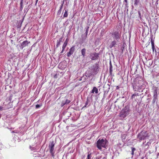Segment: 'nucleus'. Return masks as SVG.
I'll return each instance as SVG.
<instances>
[{"label":"nucleus","instance_id":"nucleus-23","mask_svg":"<svg viewBox=\"0 0 159 159\" xmlns=\"http://www.w3.org/2000/svg\"><path fill=\"white\" fill-rule=\"evenodd\" d=\"M68 10H65V13L63 15V17H66L68 16Z\"/></svg>","mask_w":159,"mask_h":159},{"label":"nucleus","instance_id":"nucleus-35","mask_svg":"<svg viewBox=\"0 0 159 159\" xmlns=\"http://www.w3.org/2000/svg\"><path fill=\"white\" fill-rule=\"evenodd\" d=\"M63 38V37H61V38L59 40H58L57 41L59 42H62V40Z\"/></svg>","mask_w":159,"mask_h":159},{"label":"nucleus","instance_id":"nucleus-13","mask_svg":"<svg viewBox=\"0 0 159 159\" xmlns=\"http://www.w3.org/2000/svg\"><path fill=\"white\" fill-rule=\"evenodd\" d=\"M24 19V18H23L22 20H20L19 21H17V27L18 28H20V27L21 26V25L22 24V23L23 22V20Z\"/></svg>","mask_w":159,"mask_h":159},{"label":"nucleus","instance_id":"nucleus-36","mask_svg":"<svg viewBox=\"0 0 159 159\" xmlns=\"http://www.w3.org/2000/svg\"><path fill=\"white\" fill-rule=\"evenodd\" d=\"M138 14L139 15V17L141 18V13L140 11H138Z\"/></svg>","mask_w":159,"mask_h":159},{"label":"nucleus","instance_id":"nucleus-3","mask_svg":"<svg viewBox=\"0 0 159 159\" xmlns=\"http://www.w3.org/2000/svg\"><path fill=\"white\" fill-rule=\"evenodd\" d=\"M98 70V65L97 63L95 64L94 65L91 66L89 68V71L90 72V74L91 75L96 74Z\"/></svg>","mask_w":159,"mask_h":159},{"label":"nucleus","instance_id":"nucleus-28","mask_svg":"<svg viewBox=\"0 0 159 159\" xmlns=\"http://www.w3.org/2000/svg\"><path fill=\"white\" fill-rule=\"evenodd\" d=\"M87 159H91V154H89L87 157Z\"/></svg>","mask_w":159,"mask_h":159},{"label":"nucleus","instance_id":"nucleus-27","mask_svg":"<svg viewBox=\"0 0 159 159\" xmlns=\"http://www.w3.org/2000/svg\"><path fill=\"white\" fill-rule=\"evenodd\" d=\"M125 2V5L126 7L128 8V3L127 2V0H124V2Z\"/></svg>","mask_w":159,"mask_h":159},{"label":"nucleus","instance_id":"nucleus-17","mask_svg":"<svg viewBox=\"0 0 159 159\" xmlns=\"http://www.w3.org/2000/svg\"><path fill=\"white\" fill-rule=\"evenodd\" d=\"M88 33V32H85L84 34H85V36H84L83 35H82L81 37L83 41H85V40L87 38Z\"/></svg>","mask_w":159,"mask_h":159},{"label":"nucleus","instance_id":"nucleus-41","mask_svg":"<svg viewBox=\"0 0 159 159\" xmlns=\"http://www.w3.org/2000/svg\"><path fill=\"white\" fill-rule=\"evenodd\" d=\"M3 110V107L0 106V110Z\"/></svg>","mask_w":159,"mask_h":159},{"label":"nucleus","instance_id":"nucleus-20","mask_svg":"<svg viewBox=\"0 0 159 159\" xmlns=\"http://www.w3.org/2000/svg\"><path fill=\"white\" fill-rule=\"evenodd\" d=\"M68 41V39H66V40L65 41V42L64 43L63 45V46H62L63 50H64L66 47V46L67 45Z\"/></svg>","mask_w":159,"mask_h":159},{"label":"nucleus","instance_id":"nucleus-4","mask_svg":"<svg viewBox=\"0 0 159 159\" xmlns=\"http://www.w3.org/2000/svg\"><path fill=\"white\" fill-rule=\"evenodd\" d=\"M106 143H107V141L106 140L102 139H99L98 140L97 143H96L97 147L98 149L101 150L102 147L106 148Z\"/></svg>","mask_w":159,"mask_h":159},{"label":"nucleus","instance_id":"nucleus-42","mask_svg":"<svg viewBox=\"0 0 159 159\" xmlns=\"http://www.w3.org/2000/svg\"><path fill=\"white\" fill-rule=\"evenodd\" d=\"M88 101H87L86 102V103H85V106L88 105Z\"/></svg>","mask_w":159,"mask_h":159},{"label":"nucleus","instance_id":"nucleus-10","mask_svg":"<svg viewBox=\"0 0 159 159\" xmlns=\"http://www.w3.org/2000/svg\"><path fill=\"white\" fill-rule=\"evenodd\" d=\"M138 82H136L137 83L134 84V86L135 87L137 86L140 89H142L143 86V81L142 80H138Z\"/></svg>","mask_w":159,"mask_h":159},{"label":"nucleus","instance_id":"nucleus-38","mask_svg":"<svg viewBox=\"0 0 159 159\" xmlns=\"http://www.w3.org/2000/svg\"><path fill=\"white\" fill-rule=\"evenodd\" d=\"M135 150V148H132V152H134Z\"/></svg>","mask_w":159,"mask_h":159},{"label":"nucleus","instance_id":"nucleus-45","mask_svg":"<svg viewBox=\"0 0 159 159\" xmlns=\"http://www.w3.org/2000/svg\"><path fill=\"white\" fill-rule=\"evenodd\" d=\"M56 75H55V76H54V78H55V79L57 78L56 77Z\"/></svg>","mask_w":159,"mask_h":159},{"label":"nucleus","instance_id":"nucleus-1","mask_svg":"<svg viewBox=\"0 0 159 159\" xmlns=\"http://www.w3.org/2000/svg\"><path fill=\"white\" fill-rule=\"evenodd\" d=\"M149 136L147 131L144 130L141 131L138 134L137 138L139 139V140L141 141L148 139Z\"/></svg>","mask_w":159,"mask_h":159},{"label":"nucleus","instance_id":"nucleus-21","mask_svg":"<svg viewBox=\"0 0 159 159\" xmlns=\"http://www.w3.org/2000/svg\"><path fill=\"white\" fill-rule=\"evenodd\" d=\"M63 3H64V2H63L62 4L61 5V6H60V9L58 11V12H57V14L58 15H60L61 13V9L63 7Z\"/></svg>","mask_w":159,"mask_h":159},{"label":"nucleus","instance_id":"nucleus-15","mask_svg":"<svg viewBox=\"0 0 159 159\" xmlns=\"http://www.w3.org/2000/svg\"><path fill=\"white\" fill-rule=\"evenodd\" d=\"M109 72L111 75H112V65L111 61L110 60L109 62Z\"/></svg>","mask_w":159,"mask_h":159},{"label":"nucleus","instance_id":"nucleus-29","mask_svg":"<svg viewBox=\"0 0 159 159\" xmlns=\"http://www.w3.org/2000/svg\"><path fill=\"white\" fill-rule=\"evenodd\" d=\"M159 77V75H153V78L154 79H158V77Z\"/></svg>","mask_w":159,"mask_h":159},{"label":"nucleus","instance_id":"nucleus-19","mask_svg":"<svg viewBox=\"0 0 159 159\" xmlns=\"http://www.w3.org/2000/svg\"><path fill=\"white\" fill-rule=\"evenodd\" d=\"M94 92H95V93L96 94H97L98 93L97 88L95 87L93 88L92 90H91V93H93Z\"/></svg>","mask_w":159,"mask_h":159},{"label":"nucleus","instance_id":"nucleus-7","mask_svg":"<svg viewBox=\"0 0 159 159\" xmlns=\"http://www.w3.org/2000/svg\"><path fill=\"white\" fill-rule=\"evenodd\" d=\"M99 54L96 52H91L89 54V58L93 60L98 59Z\"/></svg>","mask_w":159,"mask_h":159},{"label":"nucleus","instance_id":"nucleus-31","mask_svg":"<svg viewBox=\"0 0 159 159\" xmlns=\"http://www.w3.org/2000/svg\"><path fill=\"white\" fill-rule=\"evenodd\" d=\"M60 42H59L57 40V43L56 45V47L57 48L58 47V46L60 45Z\"/></svg>","mask_w":159,"mask_h":159},{"label":"nucleus","instance_id":"nucleus-18","mask_svg":"<svg viewBox=\"0 0 159 159\" xmlns=\"http://www.w3.org/2000/svg\"><path fill=\"white\" fill-rule=\"evenodd\" d=\"M88 33V32H85L84 34H85V36H84L83 35H82L81 37L83 41H85V40L87 38Z\"/></svg>","mask_w":159,"mask_h":159},{"label":"nucleus","instance_id":"nucleus-22","mask_svg":"<svg viewBox=\"0 0 159 159\" xmlns=\"http://www.w3.org/2000/svg\"><path fill=\"white\" fill-rule=\"evenodd\" d=\"M139 97V95H138V94H137L136 93H134L132 95L131 99H135V97Z\"/></svg>","mask_w":159,"mask_h":159},{"label":"nucleus","instance_id":"nucleus-33","mask_svg":"<svg viewBox=\"0 0 159 159\" xmlns=\"http://www.w3.org/2000/svg\"><path fill=\"white\" fill-rule=\"evenodd\" d=\"M62 63H60V64H59V65H58V67H59V68H61V69H63V68H64L63 67H62V68H61V66H62Z\"/></svg>","mask_w":159,"mask_h":159},{"label":"nucleus","instance_id":"nucleus-32","mask_svg":"<svg viewBox=\"0 0 159 159\" xmlns=\"http://www.w3.org/2000/svg\"><path fill=\"white\" fill-rule=\"evenodd\" d=\"M152 46L153 51L154 52L155 50V52H156V51L154 45H153H153H152Z\"/></svg>","mask_w":159,"mask_h":159},{"label":"nucleus","instance_id":"nucleus-8","mask_svg":"<svg viewBox=\"0 0 159 159\" xmlns=\"http://www.w3.org/2000/svg\"><path fill=\"white\" fill-rule=\"evenodd\" d=\"M146 61L145 62L143 61L145 66L146 65L148 67H150L151 66L153 63V61L151 59H148V60L146 57L145 58Z\"/></svg>","mask_w":159,"mask_h":159},{"label":"nucleus","instance_id":"nucleus-44","mask_svg":"<svg viewBox=\"0 0 159 159\" xmlns=\"http://www.w3.org/2000/svg\"><path fill=\"white\" fill-rule=\"evenodd\" d=\"M131 154L132 155H134V152H132Z\"/></svg>","mask_w":159,"mask_h":159},{"label":"nucleus","instance_id":"nucleus-11","mask_svg":"<svg viewBox=\"0 0 159 159\" xmlns=\"http://www.w3.org/2000/svg\"><path fill=\"white\" fill-rule=\"evenodd\" d=\"M75 50V46H73L70 48L69 52H67V56L68 57H70L71 55H72L73 53Z\"/></svg>","mask_w":159,"mask_h":159},{"label":"nucleus","instance_id":"nucleus-25","mask_svg":"<svg viewBox=\"0 0 159 159\" xmlns=\"http://www.w3.org/2000/svg\"><path fill=\"white\" fill-rule=\"evenodd\" d=\"M134 5L135 6H137L138 5V3L139 2V0H134Z\"/></svg>","mask_w":159,"mask_h":159},{"label":"nucleus","instance_id":"nucleus-30","mask_svg":"<svg viewBox=\"0 0 159 159\" xmlns=\"http://www.w3.org/2000/svg\"><path fill=\"white\" fill-rule=\"evenodd\" d=\"M89 28V26H87L85 28V29L86 30V32H88Z\"/></svg>","mask_w":159,"mask_h":159},{"label":"nucleus","instance_id":"nucleus-37","mask_svg":"<svg viewBox=\"0 0 159 159\" xmlns=\"http://www.w3.org/2000/svg\"><path fill=\"white\" fill-rule=\"evenodd\" d=\"M41 106L39 105V104L36 105V106H35V108H38L40 107Z\"/></svg>","mask_w":159,"mask_h":159},{"label":"nucleus","instance_id":"nucleus-5","mask_svg":"<svg viewBox=\"0 0 159 159\" xmlns=\"http://www.w3.org/2000/svg\"><path fill=\"white\" fill-rule=\"evenodd\" d=\"M111 34L112 37L116 39L117 41H118L119 39H120L121 34L118 31H114Z\"/></svg>","mask_w":159,"mask_h":159},{"label":"nucleus","instance_id":"nucleus-16","mask_svg":"<svg viewBox=\"0 0 159 159\" xmlns=\"http://www.w3.org/2000/svg\"><path fill=\"white\" fill-rule=\"evenodd\" d=\"M86 49L85 48H84L81 50V53L84 57L86 56Z\"/></svg>","mask_w":159,"mask_h":159},{"label":"nucleus","instance_id":"nucleus-40","mask_svg":"<svg viewBox=\"0 0 159 159\" xmlns=\"http://www.w3.org/2000/svg\"><path fill=\"white\" fill-rule=\"evenodd\" d=\"M70 102V101L67 100H66V103H69Z\"/></svg>","mask_w":159,"mask_h":159},{"label":"nucleus","instance_id":"nucleus-6","mask_svg":"<svg viewBox=\"0 0 159 159\" xmlns=\"http://www.w3.org/2000/svg\"><path fill=\"white\" fill-rule=\"evenodd\" d=\"M54 145L55 144L53 141L50 142L49 144H48V148H49L50 152L51 155L53 157L54 154V152L53 151Z\"/></svg>","mask_w":159,"mask_h":159},{"label":"nucleus","instance_id":"nucleus-24","mask_svg":"<svg viewBox=\"0 0 159 159\" xmlns=\"http://www.w3.org/2000/svg\"><path fill=\"white\" fill-rule=\"evenodd\" d=\"M23 0H21L20 2V11H21L23 9Z\"/></svg>","mask_w":159,"mask_h":159},{"label":"nucleus","instance_id":"nucleus-2","mask_svg":"<svg viewBox=\"0 0 159 159\" xmlns=\"http://www.w3.org/2000/svg\"><path fill=\"white\" fill-rule=\"evenodd\" d=\"M129 107H125L124 108L121 110L120 112V116L121 118H124L129 114Z\"/></svg>","mask_w":159,"mask_h":159},{"label":"nucleus","instance_id":"nucleus-34","mask_svg":"<svg viewBox=\"0 0 159 159\" xmlns=\"http://www.w3.org/2000/svg\"><path fill=\"white\" fill-rule=\"evenodd\" d=\"M124 49V47L123 46H122L121 48V53L122 54L123 53V50Z\"/></svg>","mask_w":159,"mask_h":159},{"label":"nucleus","instance_id":"nucleus-14","mask_svg":"<svg viewBox=\"0 0 159 159\" xmlns=\"http://www.w3.org/2000/svg\"><path fill=\"white\" fill-rule=\"evenodd\" d=\"M157 92L156 91H155V92H154V94H153V103L157 101Z\"/></svg>","mask_w":159,"mask_h":159},{"label":"nucleus","instance_id":"nucleus-46","mask_svg":"<svg viewBox=\"0 0 159 159\" xmlns=\"http://www.w3.org/2000/svg\"><path fill=\"white\" fill-rule=\"evenodd\" d=\"M136 98H137V97H135V99H135V101H136V100L137 99Z\"/></svg>","mask_w":159,"mask_h":159},{"label":"nucleus","instance_id":"nucleus-9","mask_svg":"<svg viewBox=\"0 0 159 159\" xmlns=\"http://www.w3.org/2000/svg\"><path fill=\"white\" fill-rule=\"evenodd\" d=\"M30 43V41L27 40L23 41L21 44L20 48L21 49H23V48L28 45V44Z\"/></svg>","mask_w":159,"mask_h":159},{"label":"nucleus","instance_id":"nucleus-43","mask_svg":"<svg viewBox=\"0 0 159 159\" xmlns=\"http://www.w3.org/2000/svg\"><path fill=\"white\" fill-rule=\"evenodd\" d=\"M64 50H63V49H62V50L61 51V52H60V53L61 54L64 51Z\"/></svg>","mask_w":159,"mask_h":159},{"label":"nucleus","instance_id":"nucleus-26","mask_svg":"<svg viewBox=\"0 0 159 159\" xmlns=\"http://www.w3.org/2000/svg\"><path fill=\"white\" fill-rule=\"evenodd\" d=\"M151 44H152V45H154V40H153V38H152V36H151Z\"/></svg>","mask_w":159,"mask_h":159},{"label":"nucleus","instance_id":"nucleus-12","mask_svg":"<svg viewBox=\"0 0 159 159\" xmlns=\"http://www.w3.org/2000/svg\"><path fill=\"white\" fill-rule=\"evenodd\" d=\"M117 40L116 41L115 40L112 41L110 43L109 47L110 48H111L113 47H116V45H117Z\"/></svg>","mask_w":159,"mask_h":159},{"label":"nucleus","instance_id":"nucleus-39","mask_svg":"<svg viewBox=\"0 0 159 159\" xmlns=\"http://www.w3.org/2000/svg\"><path fill=\"white\" fill-rule=\"evenodd\" d=\"M68 20H67L63 24V25H66L68 24L67 23V22Z\"/></svg>","mask_w":159,"mask_h":159},{"label":"nucleus","instance_id":"nucleus-47","mask_svg":"<svg viewBox=\"0 0 159 159\" xmlns=\"http://www.w3.org/2000/svg\"><path fill=\"white\" fill-rule=\"evenodd\" d=\"M128 11V9H127V11Z\"/></svg>","mask_w":159,"mask_h":159}]
</instances>
